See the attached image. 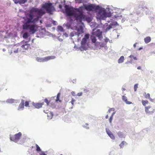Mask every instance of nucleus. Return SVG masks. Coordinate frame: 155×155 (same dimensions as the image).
<instances>
[{"label":"nucleus","instance_id":"nucleus-27","mask_svg":"<svg viewBox=\"0 0 155 155\" xmlns=\"http://www.w3.org/2000/svg\"><path fill=\"white\" fill-rule=\"evenodd\" d=\"M14 101L15 100L12 99H10L8 100L7 101V102L10 103L12 104L14 102Z\"/></svg>","mask_w":155,"mask_h":155},{"label":"nucleus","instance_id":"nucleus-11","mask_svg":"<svg viewBox=\"0 0 155 155\" xmlns=\"http://www.w3.org/2000/svg\"><path fill=\"white\" fill-rule=\"evenodd\" d=\"M102 32L101 31L100 29H97L95 31L93 32L92 34L98 37L100 39L102 37Z\"/></svg>","mask_w":155,"mask_h":155},{"label":"nucleus","instance_id":"nucleus-47","mask_svg":"<svg viewBox=\"0 0 155 155\" xmlns=\"http://www.w3.org/2000/svg\"><path fill=\"white\" fill-rule=\"evenodd\" d=\"M18 49L17 48L16 50L14 51V53H18Z\"/></svg>","mask_w":155,"mask_h":155},{"label":"nucleus","instance_id":"nucleus-26","mask_svg":"<svg viewBox=\"0 0 155 155\" xmlns=\"http://www.w3.org/2000/svg\"><path fill=\"white\" fill-rule=\"evenodd\" d=\"M149 103L148 101H147L142 100V103L143 106H145L146 104H148Z\"/></svg>","mask_w":155,"mask_h":155},{"label":"nucleus","instance_id":"nucleus-59","mask_svg":"<svg viewBox=\"0 0 155 155\" xmlns=\"http://www.w3.org/2000/svg\"><path fill=\"white\" fill-rule=\"evenodd\" d=\"M60 155H63L62 154H61Z\"/></svg>","mask_w":155,"mask_h":155},{"label":"nucleus","instance_id":"nucleus-32","mask_svg":"<svg viewBox=\"0 0 155 155\" xmlns=\"http://www.w3.org/2000/svg\"><path fill=\"white\" fill-rule=\"evenodd\" d=\"M28 33L27 32L25 33L23 35V37L24 38H26L28 37Z\"/></svg>","mask_w":155,"mask_h":155},{"label":"nucleus","instance_id":"nucleus-41","mask_svg":"<svg viewBox=\"0 0 155 155\" xmlns=\"http://www.w3.org/2000/svg\"><path fill=\"white\" fill-rule=\"evenodd\" d=\"M46 154L45 153V152L43 151L41 152L40 153V155H46Z\"/></svg>","mask_w":155,"mask_h":155},{"label":"nucleus","instance_id":"nucleus-46","mask_svg":"<svg viewBox=\"0 0 155 155\" xmlns=\"http://www.w3.org/2000/svg\"><path fill=\"white\" fill-rule=\"evenodd\" d=\"M71 93L72 95L73 96H75L76 95L75 94V93L74 92L72 91L71 92Z\"/></svg>","mask_w":155,"mask_h":155},{"label":"nucleus","instance_id":"nucleus-23","mask_svg":"<svg viewBox=\"0 0 155 155\" xmlns=\"http://www.w3.org/2000/svg\"><path fill=\"white\" fill-rule=\"evenodd\" d=\"M114 17L115 18H117L118 19H121L122 21L124 19L121 15H115Z\"/></svg>","mask_w":155,"mask_h":155},{"label":"nucleus","instance_id":"nucleus-50","mask_svg":"<svg viewBox=\"0 0 155 155\" xmlns=\"http://www.w3.org/2000/svg\"><path fill=\"white\" fill-rule=\"evenodd\" d=\"M137 44V43H136L134 45V48H135L136 47V45Z\"/></svg>","mask_w":155,"mask_h":155},{"label":"nucleus","instance_id":"nucleus-15","mask_svg":"<svg viewBox=\"0 0 155 155\" xmlns=\"http://www.w3.org/2000/svg\"><path fill=\"white\" fill-rule=\"evenodd\" d=\"M37 13L39 15L42 16L45 13V12L41 9H38Z\"/></svg>","mask_w":155,"mask_h":155},{"label":"nucleus","instance_id":"nucleus-21","mask_svg":"<svg viewBox=\"0 0 155 155\" xmlns=\"http://www.w3.org/2000/svg\"><path fill=\"white\" fill-rule=\"evenodd\" d=\"M53 115V113L49 111L47 114V116L49 119H51L52 118Z\"/></svg>","mask_w":155,"mask_h":155},{"label":"nucleus","instance_id":"nucleus-29","mask_svg":"<svg viewBox=\"0 0 155 155\" xmlns=\"http://www.w3.org/2000/svg\"><path fill=\"white\" fill-rule=\"evenodd\" d=\"M44 101L46 103L48 106L49 105L50 101H49L47 98H45L44 100Z\"/></svg>","mask_w":155,"mask_h":155},{"label":"nucleus","instance_id":"nucleus-53","mask_svg":"<svg viewBox=\"0 0 155 155\" xmlns=\"http://www.w3.org/2000/svg\"><path fill=\"white\" fill-rule=\"evenodd\" d=\"M108 115H107L106 116V117H105V118H106V119H107V118H108Z\"/></svg>","mask_w":155,"mask_h":155},{"label":"nucleus","instance_id":"nucleus-4","mask_svg":"<svg viewBox=\"0 0 155 155\" xmlns=\"http://www.w3.org/2000/svg\"><path fill=\"white\" fill-rule=\"evenodd\" d=\"M83 6L85 9L89 11H96L98 10L100 8L98 5L96 6L93 4H90L88 5L84 4Z\"/></svg>","mask_w":155,"mask_h":155},{"label":"nucleus","instance_id":"nucleus-22","mask_svg":"<svg viewBox=\"0 0 155 155\" xmlns=\"http://www.w3.org/2000/svg\"><path fill=\"white\" fill-rule=\"evenodd\" d=\"M29 46V45L28 44L22 45L21 47L23 48V49H27Z\"/></svg>","mask_w":155,"mask_h":155},{"label":"nucleus","instance_id":"nucleus-14","mask_svg":"<svg viewBox=\"0 0 155 155\" xmlns=\"http://www.w3.org/2000/svg\"><path fill=\"white\" fill-rule=\"evenodd\" d=\"M106 132L108 136L110 137L111 139L113 140H114L115 139V137L112 133L109 130H107Z\"/></svg>","mask_w":155,"mask_h":155},{"label":"nucleus","instance_id":"nucleus-18","mask_svg":"<svg viewBox=\"0 0 155 155\" xmlns=\"http://www.w3.org/2000/svg\"><path fill=\"white\" fill-rule=\"evenodd\" d=\"M151 40V38L150 36L144 38V42L146 44L150 42Z\"/></svg>","mask_w":155,"mask_h":155},{"label":"nucleus","instance_id":"nucleus-35","mask_svg":"<svg viewBox=\"0 0 155 155\" xmlns=\"http://www.w3.org/2000/svg\"><path fill=\"white\" fill-rule=\"evenodd\" d=\"M30 101H26L25 103V106L26 107H28L29 106V103Z\"/></svg>","mask_w":155,"mask_h":155},{"label":"nucleus","instance_id":"nucleus-43","mask_svg":"<svg viewBox=\"0 0 155 155\" xmlns=\"http://www.w3.org/2000/svg\"><path fill=\"white\" fill-rule=\"evenodd\" d=\"M112 110H114V108H110L109 110H108V112H109V113H110V111Z\"/></svg>","mask_w":155,"mask_h":155},{"label":"nucleus","instance_id":"nucleus-8","mask_svg":"<svg viewBox=\"0 0 155 155\" xmlns=\"http://www.w3.org/2000/svg\"><path fill=\"white\" fill-rule=\"evenodd\" d=\"M107 13L105 10H101L97 14V17L100 19L104 20L107 16Z\"/></svg>","mask_w":155,"mask_h":155},{"label":"nucleus","instance_id":"nucleus-51","mask_svg":"<svg viewBox=\"0 0 155 155\" xmlns=\"http://www.w3.org/2000/svg\"><path fill=\"white\" fill-rule=\"evenodd\" d=\"M134 56L132 55H130L129 57L130 58H133L134 57Z\"/></svg>","mask_w":155,"mask_h":155},{"label":"nucleus","instance_id":"nucleus-36","mask_svg":"<svg viewBox=\"0 0 155 155\" xmlns=\"http://www.w3.org/2000/svg\"><path fill=\"white\" fill-rule=\"evenodd\" d=\"M111 24H112L114 27L116 26H117L118 25V24L116 21L113 22L112 23H111Z\"/></svg>","mask_w":155,"mask_h":155},{"label":"nucleus","instance_id":"nucleus-10","mask_svg":"<svg viewBox=\"0 0 155 155\" xmlns=\"http://www.w3.org/2000/svg\"><path fill=\"white\" fill-rule=\"evenodd\" d=\"M145 112L146 114H151L155 112V108L153 106H149L145 107Z\"/></svg>","mask_w":155,"mask_h":155},{"label":"nucleus","instance_id":"nucleus-44","mask_svg":"<svg viewBox=\"0 0 155 155\" xmlns=\"http://www.w3.org/2000/svg\"><path fill=\"white\" fill-rule=\"evenodd\" d=\"M43 111L44 113L46 114H48L49 112V110H44Z\"/></svg>","mask_w":155,"mask_h":155},{"label":"nucleus","instance_id":"nucleus-13","mask_svg":"<svg viewBox=\"0 0 155 155\" xmlns=\"http://www.w3.org/2000/svg\"><path fill=\"white\" fill-rule=\"evenodd\" d=\"M25 101L24 100L22 99L21 102L19 105L18 108V110H23L24 108V104Z\"/></svg>","mask_w":155,"mask_h":155},{"label":"nucleus","instance_id":"nucleus-19","mask_svg":"<svg viewBox=\"0 0 155 155\" xmlns=\"http://www.w3.org/2000/svg\"><path fill=\"white\" fill-rule=\"evenodd\" d=\"M124 60V56H121L118 60V63L119 64L123 63Z\"/></svg>","mask_w":155,"mask_h":155},{"label":"nucleus","instance_id":"nucleus-39","mask_svg":"<svg viewBox=\"0 0 155 155\" xmlns=\"http://www.w3.org/2000/svg\"><path fill=\"white\" fill-rule=\"evenodd\" d=\"M118 135L120 137H123V135L122 133L121 132H119L118 133Z\"/></svg>","mask_w":155,"mask_h":155},{"label":"nucleus","instance_id":"nucleus-52","mask_svg":"<svg viewBox=\"0 0 155 155\" xmlns=\"http://www.w3.org/2000/svg\"><path fill=\"white\" fill-rule=\"evenodd\" d=\"M137 69L138 70H140L141 69V67L140 66H139L137 68Z\"/></svg>","mask_w":155,"mask_h":155},{"label":"nucleus","instance_id":"nucleus-58","mask_svg":"<svg viewBox=\"0 0 155 155\" xmlns=\"http://www.w3.org/2000/svg\"><path fill=\"white\" fill-rule=\"evenodd\" d=\"M68 23L67 24V26H68Z\"/></svg>","mask_w":155,"mask_h":155},{"label":"nucleus","instance_id":"nucleus-42","mask_svg":"<svg viewBox=\"0 0 155 155\" xmlns=\"http://www.w3.org/2000/svg\"><path fill=\"white\" fill-rule=\"evenodd\" d=\"M82 92H80V93H78L77 94V95H78L79 96H82Z\"/></svg>","mask_w":155,"mask_h":155},{"label":"nucleus","instance_id":"nucleus-5","mask_svg":"<svg viewBox=\"0 0 155 155\" xmlns=\"http://www.w3.org/2000/svg\"><path fill=\"white\" fill-rule=\"evenodd\" d=\"M89 38V35L86 34L84 38H83L81 42V46L80 48L81 49L86 50V44L87 40Z\"/></svg>","mask_w":155,"mask_h":155},{"label":"nucleus","instance_id":"nucleus-7","mask_svg":"<svg viewBox=\"0 0 155 155\" xmlns=\"http://www.w3.org/2000/svg\"><path fill=\"white\" fill-rule=\"evenodd\" d=\"M55 58V56H47L43 58L37 57L36 60L38 62H45L50 60L54 59Z\"/></svg>","mask_w":155,"mask_h":155},{"label":"nucleus","instance_id":"nucleus-37","mask_svg":"<svg viewBox=\"0 0 155 155\" xmlns=\"http://www.w3.org/2000/svg\"><path fill=\"white\" fill-rule=\"evenodd\" d=\"M76 3H81L83 2V0H75Z\"/></svg>","mask_w":155,"mask_h":155},{"label":"nucleus","instance_id":"nucleus-49","mask_svg":"<svg viewBox=\"0 0 155 155\" xmlns=\"http://www.w3.org/2000/svg\"><path fill=\"white\" fill-rule=\"evenodd\" d=\"M133 59L134 60H137V57H133Z\"/></svg>","mask_w":155,"mask_h":155},{"label":"nucleus","instance_id":"nucleus-3","mask_svg":"<svg viewBox=\"0 0 155 155\" xmlns=\"http://www.w3.org/2000/svg\"><path fill=\"white\" fill-rule=\"evenodd\" d=\"M42 8L45 9L48 13L51 14L54 10V7L51 3H45L42 5Z\"/></svg>","mask_w":155,"mask_h":155},{"label":"nucleus","instance_id":"nucleus-17","mask_svg":"<svg viewBox=\"0 0 155 155\" xmlns=\"http://www.w3.org/2000/svg\"><path fill=\"white\" fill-rule=\"evenodd\" d=\"M122 99L127 104H132V103L131 102H130L127 101V97L124 96H122Z\"/></svg>","mask_w":155,"mask_h":155},{"label":"nucleus","instance_id":"nucleus-33","mask_svg":"<svg viewBox=\"0 0 155 155\" xmlns=\"http://www.w3.org/2000/svg\"><path fill=\"white\" fill-rule=\"evenodd\" d=\"M36 147V150L37 151H41V149L40 148V147H39V146L37 144H35Z\"/></svg>","mask_w":155,"mask_h":155},{"label":"nucleus","instance_id":"nucleus-25","mask_svg":"<svg viewBox=\"0 0 155 155\" xmlns=\"http://www.w3.org/2000/svg\"><path fill=\"white\" fill-rule=\"evenodd\" d=\"M60 96V93H58L56 97V99L55 100V102H57L58 101H59L60 102H61V101L60 100L59 97Z\"/></svg>","mask_w":155,"mask_h":155},{"label":"nucleus","instance_id":"nucleus-57","mask_svg":"<svg viewBox=\"0 0 155 155\" xmlns=\"http://www.w3.org/2000/svg\"><path fill=\"white\" fill-rule=\"evenodd\" d=\"M115 114V112H113V114H113V116H114V114Z\"/></svg>","mask_w":155,"mask_h":155},{"label":"nucleus","instance_id":"nucleus-30","mask_svg":"<svg viewBox=\"0 0 155 155\" xmlns=\"http://www.w3.org/2000/svg\"><path fill=\"white\" fill-rule=\"evenodd\" d=\"M91 41L92 42L94 43H95L96 41V38L94 36L91 37Z\"/></svg>","mask_w":155,"mask_h":155},{"label":"nucleus","instance_id":"nucleus-24","mask_svg":"<svg viewBox=\"0 0 155 155\" xmlns=\"http://www.w3.org/2000/svg\"><path fill=\"white\" fill-rule=\"evenodd\" d=\"M127 144L126 142L125 141H123L119 145L120 148H123L125 144Z\"/></svg>","mask_w":155,"mask_h":155},{"label":"nucleus","instance_id":"nucleus-6","mask_svg":"<svg viewBox=\"0 0 155 155\" xmlns=\"http://www.w3.org/2000/svg\"><path fill=\"white\" fill-rule=\"evenodd\" d=\"M21 136V133L19 132L14 135H10V138L11 141H13L15 142H17L19 140Z\"/></svg>","mask_w":155,"mask_h":155},{"label":"nucleus","instance_id":"nucleus-45","mask_svg":"<svg viewBox=\"0 0 155 155\" xmlns=\"http://www.w3.org/2000/svg\"><path fill=\"white\" fill-rule=\"evenodd\" d=\"M132 60H130V61H127V62H126L125 63L126 64H127V63H131V64H132Z\"/></svg>","mask_w":155,"mask_h":155},{"label":"nucleus","instance_id":"nucleus-2","mask_svg":"<svg viewBox=\"0 0 155 155\" xmlns=\"http://www.w3.org/2000/svg\"><path fill=\"white\" fill-rule=\"evenodd\" d=\"M64 8L66 13L68 16H74L75 19L81 23H82V21H84L85 19L87 21H91L89 17H87L84 14L82 7H80L78 8L75 9V11L78 13L75 12L73 10L71 9V7H69L68 5H65Z\"/></svg>","mask_w":155,"mask_h":155},{"label":"nucleus","instance_id":"nucleus-55","mask_svg":"<svg viewBox=\"0 0 155 155\" xmlns=\"http://www.w3.org/2000/svg\"><path fill=\"white\" fill-rule=\"evenodd\" d=\"M84 91H85V92H87L88 91L87 90H84Z\"/></svg>","mask_w":155,"mask_h":155},{"label":"nucleus","instance_id":"nucleus-9","mask_svg":"<svg viewBox=\"0 0 155 155\" xmlns=\"http://www.w3.org/2000/svg\"><path fill=\"white\" fill-rule=\"evenodd\" d=\"M77 32L74 31L70 33V36L72 37L75 35H76L77 37H78L80 35L83 33V29L82 27H80L77 29Z\"/></svg>","mask_w":155,"mask_h":155},{"label":"nucleus","instance_id":"nucleus-1","mask_svg":"<svg viewBox=\"0 0 155 155\" xmlns=\"http://www.w3.org/2000/svg\"><path fill=\"white\" fill-rule=\"evenodd\" d=\"M38 10V8H35L31 10L28 17L25 19V22L23 23L22 26L23 30L29 31V32L32 34L37 31L38 27L35 23L38 21L39 17L37 16L35 18L32 13L34 12L37 13Z\"/></svg>","mask_w":155,"mask_h":155},{"label":"nucleus","instance_id":"nucleus-34","mask_svg":"<svg viewBox=\"0 0 155 155\" xmlns=\"http://www.w3.org/2000/svg\"><path fill=\"white\" fill-rule=\"evenodd\" d=\"M138 84H135L134 85V91H136L137 90V89L138 88Z\"/></svg>","mask_w":155,"mask_h":155},{"label":"nucleus","instance_id":"nucleus-56","mask_svg":"<svg viewBox=\"0 0 155 155\" xmlns=\"http://www.w3.org/2000/svg\"><path fill=\"white\" fill-rule=\"evenodd\" d=\"M142 48H140L139 49V50H141V49H142Z\"/></svg>","mask_w":155,"mask_h":155},{"label":"nucleus","instance_id":"nucleus-38","mask_svg":"<svg viewBox=\"0 0 155 155\" xmlns=\"http://www.w3.org/2000/svg\"><path fill=\"white\" fill-rule=\"evenodd\" d=\"M113 114H112L111 116L110 117V119H109V122L110 123H111L113 119Z\"/></svg>","mask_w":155,"mask_h":155},{"label":"nucleus","instance_id":"nucleus-12","mask_svg":"<svg viewBox=\"0 0 155 155\" xmlns=\"http://www.w3.org/2000/svg\"><path fill=\"white\" fill-rule=\"evenodd\" d=\"M32 105L34 106L35 108L39 109L42 107V105L44 104V103H35L34 102L32 103Z\"/></svg>","mask_w":155,"mask_h":155},{"label":"nucleus","instance_id":"nucleus-28","mask_svg":"<svg viewBox=\"0 0 155 155\" xmlns=\"http://www.w3.org/2000/svg\"><path fill=\"white\" fill-rule=\"evenodd\" d=\"M114 27L113 25L110 23V24L107 27L106 29L109 30Z\"/></svg>","mask_w":155,"mask_h":155},{"label":"nucleus","instance_id":"nucleus-48","mask_svg":"<svg viewBox=\"0 0 155 155\" xmlns=\"http://www.w3.org/2000/svg\"><path fill=\"white\" fill-rule=\"evenodd\" d=\"M59 8H60V9H61L62 8V6L61 5H59Z\"/></svg>","mask_w":155,"mask_h":155},{"label":"nucleus","instance_id":"nucleus-54","mask_svg":"<svg viewBox=\"0 0 155 155\" xmlns=\"http://www.w3.org/2000/svg\"><path fill=\"white\" fill-rule=\"evenodd\" d=\"M125 88H123L122 89V91H125Z\"/></svg>","mask_w":155,"mask_h":155},{"label":"nucleus","instance_id":"nucleus-31","mask_svg":"<svg viewBox=\"0 0 155 155\" xmlns=\"http://www.w3.org/2000/svg\"><path fill=\"white\" fill-rule=\"evenodd\" d=\"M58 30L61 31H64V30L63 27L61 26H58Z\"/></svg>","mask_w":155,"mask_h":155},{"label":"nucleus","instance_id":"nucleus-16","mask_svg":"<svg viewBox=\"0 0 155 155\" xmlns=\"http://www.w3.org/2000/svg\"><path fill=\"white\" fill-rule=\"evenodd\" d=\"M27 0H16L15 1V3H19L20 4H23L27 2Z\"/></svg>","mask_w":155,"mask_h":155},{"label":"nucleus","instance_id":"nucleus-20","mask_svg":"<svg viewBox=\"0 0 155 155\" xmlns=\"http://www.w3.org/2000/svg\"><path fill=\"white\" fill-rule=\"evenodd\" d=\"M144 94H145V95H144L146 99H148L150 101H152V99L150 97V95L149 93H147L146 94V93H144Z\"/></svg>","mask_w":155,"mask_h":155},{"label":"nucleus","instance_id":"nucleus-40","mask_svg":"<svg viewBox=\"0 0 155 155\" xmlns=\"http://www.w3.org/2000/svg\"><path fill=\"white\" fill-rule=\"evenodd\" d=\"M75 100L73 98H72V100L71 101V103L73 105H74V102H75Z\"/></svg>","mask_w":155,"mask_h":155}]
</instances>
